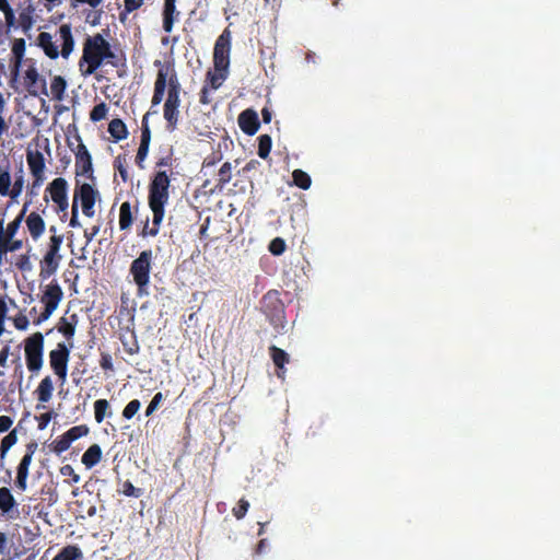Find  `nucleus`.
<instances>
[{"label":"nucleus","instance_id":"8","mask_svg":"<svg viewBox=\"0 0 560 560\" xmlns=\"http://www.w3.org/2000/svg\"><path fill=\"white\" fill-rule=\"evenodd\" d=\"M70 358V348L66 343H57L56 349L49 352V364L54 373L61 383L67 380L68 362Z\"/></svg>","mask_w":560,"mask_h":560},{"label":"nucleus","instance_id":"1","mask_svg":"<svg viewBox=\"0 0 560 560\" xmlns=\"http://www.w3.org/2000/svg\"><path fill=\"white\" fill-rule=\"evenodd\" d=\"M170 177H153L149 188V206L153 213L152 226L149 228V218L140 233L142 237L156 236L164 218V208L168 201Z\"/></svg>","mask_w":560,"mask_h":560},{"label":"nucleus","instance_id":"2","mask_svg":"<svg viewBox=\"0 0 560 560\" xmlns=\"http://www.w3.org/2000/svg\"><path fill=\"white\" fill-rule=\"evenodd\" d=\"M106 43L107 40L101 34L85 39L83 55L79 62L83 75H91L101 67L103 62V45H106Z\"/></svg>","mask_w":560,"mask_h":560},{"label":"nucleus","instance_id":"46","mask_svg":"<svg viewBox=\"0 0 560 560\" xmlns=\"http://www.w3.org/2000/svg\"><path fill=\"white\" fill-rule=\"evenodd\" d=\"M107 60L113 67H119L121 59L112 50L109 43L103 45V61Z\"/></svg>","mask_w":560,"mask_h":560},{"label":"nucleus","instance_id":"19","mask_svg":"<svg viewBox=\"0 0 560 560\" xmlns=\"http://www.w3.org/2000/svg\"><path fill=\"white\" fill-rule=\"evenodd\" d=\"M0 511L9 518H14L19 515L18 502L11 490L7 487L0 488Z\"/></svg>","mask_w":560,"mask_h":560},{"label":"nucleus","instance_id":"43","mask_svg":"<svg viewBox=\"0 0 560 560\" xmlns=\"http://www.w3.org/2000/svg\"><path fill=\"white\" fill-rule=\"evenodd\" d=\"M107 113H108V107H107L106 103L101 102L100 104L95 105L92 108V110L90 113V119L93 122L101 121L106 118Z\"/></svg>","mask_w":560,"mask_h":560},{"label":"nucleus","instance_id":"21","mask_svg":"<svg viewBox=\"0 0 560 560\" xmlns=\"http://www.w3.org/2000/svg\"><path fill=\"white\" fill-rule=\"evenodd\" d=\"M32 459H33V456H31L30 454H24L20 464L18 465L15 487L20 491H25L27 488L28 469H30Z\"/></svg>","mask_w":560,"mask_h":560},{"label":"nucleus","instance_id":"42","mask_svg":"<svg viewBox=\"0 0 560 560\" xmlns=\"http://www.w3.org/2000/svg\"><path fill=\"white\" fill-rule=\"evenodd\" d=\"M18 435H16V429H13L10 431L1 441L0 445V454L3 458L8 451L16 443Z\"/></svg>","mask_w":560,"mask_h":560},{"label":"nucleus","instance_id":"57","mask_svg":"<svg viewBox=\"0 0 560 560\" xmlns=\"http://www.w3.org/2000/svg\"><path fill=\"white\" fill-rule=\"evenodd\" d=\"M311 183V177H292V180L288 182L290 186L295 185L304 190L310 188Z\"/></svg>","mask_w":560,"mask_h":560},{"label":"nucleus","instance_id":"40","mask_svg":"<svg viewBox=\"0 0 560 560\" xmlns=\"http://www.w3.org/2000/svg\"><path fill=\"white\" fill-rule=\"evenodd\" d=\"M26 209H27V205L25 203L23 206V209L21 210V212L18 214V217L7 225V228L4 229L7 232V236L12 237V238L14 237V235L19 231L21 223L24 219Z\"/></svg>","mask_w":560,"mask_h":560},{"label":"nucleus","instance_id":"49","mask_svg":"<svg viewBox=\"0 0 560 560\" xmlns=\"http://www.w3.org/2000/svg\"><path fill=\"white\" fill-rule=\"evenodd\" d=\"M268 249L272 255L279 256L285 250V242L281 237H276L270 242Z\"/></svg>","mask_w":560,"mask_h":560},{"label":"nucleus","instance_id":"12","mask_svg":"<svg viewBox=\"0 0 560 560\" xmlns=\"http://www.w3.org/2000/svg\"><path fill=\"white\" fill-rule=\"evenodd\" d=\"M232 178L233 177H214L215 183H212V180L210 178H207L203 180V183L199 187L198 195L211 196L215 192L229 195L233 191V189L229 188L226 186Z\"/></svg>","mask_w":560,"mask_h":560},{"label":"nucleus","instance_id":"37","mask_svg":"<svg viewBox=\"0 0 560 560\" xmlns=\"http://www.w3.org/2000/svg\"><path fill=\"white\" fill-rule=\"evenodd\" d=\"M33 12L34 8L28 5L19 15L20 26L24 33H27L34 24Z\"/></svg>","mask_w":560,"mask_h":560},{"label":"nucleus","instance_id":"11","mask_svg":"<svg viewBox=\"0 0 560 560\" xmlns=\"http://www.w3.org/2000/svg\"><path fill=\"white\" fill-rule=\"evenodd\" d=\"M24 84L27 92L33 96H37L39 94L47 95L46 80L39 75L34 66L26 69Z\"/></svg>","mask_w":560,"mask_h":560},{"label":"nucleus","instance_id":"5","mask_svg":"<svg viewBox=\"0 0 560 560\" xmlns=\"http://www.w3.org/2000/svg\"><path fill=\"white\" fill-rule=\"evenodd\" d=\"M261 310L269 318L270 324L275 328H283L285 326L284 304L280 299L277 290H270L264 294L261 299Z\"/></svg>","mask_w":560,"mask_h":560},{"label":"nucleus","instance_id":"55","mask_svg":"<svg viewBox=\"0 0 560 560\" xmlns=\"http://www.w3.org/2000/svg\"><path fill=\"white\" fill-rule=\"evenodd\" d=\"M15 266L16 268L20 270V271H31L32 270V262H31V259H30V256L28 255H21L16 262H15Z\"/></svg>","mask_w":560,"mask_h":560},{"label":"nucleus","instance_id":"45","mask_svg":"<svg viewBox=\"0 0 560 560\" xmlns=\"http://www.w3.org/2000/svg\"><path fill=\"white\" fill-rule=\"evenodd\" d=\"M141 402L139 399L130 400L126 407L124 408L121 416L126 420H130L135 417V415L140 410Z\"/></svg>","mask_w":560,"mask_h":560},{"label":"nucleus","instance_id":"6","mask_svg":"<svg viewBox=\"0 0 560 560\" xmlns=\"http://www.w3.org/2000/svg\"><path fill=\"white\" fill-rule=\"evenodd\" d=\"M26 366L30 372L37 373L43 366L44 335L39 331L24 340Z\"/></svg>","mask_w":560,"mask_h":560},{"label":"nucleus","instance_id":"30","mask_svg":"<svg viewBox=\"0 0 560 560\" xmlns=\"http://www.w3.org/2000/svg\"><path fill=\"white\" fill-rule=\"evenodd\" d=\"M108 132L115 139V141H120L127 138L128 130L125 122L119 118H114L108 124Z\"/></svg>","mask_w":560,"mask_h":560},{"label":"nucleus","instance_id":"3","mask_svg":"<svg viewBox=\"0 0 560 560\" xmlns=\"http://www.w3.org/2000/svg\"><path fill=\"white\" fill-rule=\"evenodd\" d=\"M59 35L62 40L61 50L52 43L51 35L47 32H42L38 37V46L44 50L45 55L50 59H57L59 55L67 59L73 50L74 39L72 36L71 25L61 24L59 27Z\"/></svg>","mask_w":560,"mask_h":560},{"label":"nucleus","instance_id":"53","mask_svg":"<svg viewBox=\"0 0 560 560\" xmlns=\"http://www.w3.org/2000/svg\"><path fill=\"white\" fill-rule=\"evenodd\" d=\"M122 493L126 497L139 498L142 494V490L140 488H136L129 480L124 482Z\"/></svg>","mask_w":560,"mask_h":560},{"label":"nucleus","instance_id":"9","mask_svg":"<svg viewBox=\"0 0 560 560\" xmlns=\"http://www.w3.org/2000/svg\"><path fill=\"white\" fill-rule=\"evenodd\" d=\"M179 106L180 95L167 94L163 106V117L166 121V129L168 131H174L177 128L179 120Z\"/></svg>","mask_w":560,"mask_h":560},{"label":"nucleus","instance_id":"35","mask_svg":"<svg viewBox=\"0 0 560 560\" xmlns=\"http://www.w3.org/2000/svg\"><path fill=\"white\" fill-rule=\"evenodd\" d=\"M109 402L106 399H97L94 402V418L97 423H102L105 417H110Z\"/></svg>","mask_w":560,"mask_h":560},{"label":"nucleus","instance_id":"62","mask_svg":"<svg viewBox=\"0 0 560 560\" xmlns=\"http://www.w3.org/2000/svg\"><path fill=\"white\" fill-rule=\"evenodd\" d=\"M125 11L130 13L138 10L142 4L143 0H124Z\"/></svg>","mask_w":560,"mask_h":560},{"label":"nucleus","instance_id":"51","mask_svg":"<svg viewBox=\"0 0 560 560\" xmlns=\"http://www.w3.org/2000/svg\"><path fill=\"white\" fill-rule=\"evenodd\" d=\"M163 398L164 397H163V394L161 392L156 393L153 396L152 400L150 401V404L148 405V407L145 409V416L147 417H150L158 409V407L162 402Z\"/></svg>","mask_w":560,"mask_h":560},{"label":"nucleus","instance_id":"13","mask_svg":"<svg viewBox=\"0 0 560 560\" xmlns=\"http://www.w3.org/2000/svg\"><path fill=\"white\" fill-rule=\"evenodd\" d=\"M154 67L159 68L156 79L154 82V91L152 96V105H159L164 97L165 90H166V78L168 75V68L163 66V62L161 60L154 61Z\"/></svg>","mask_w":560,"mask_h":560},{"label":"nucleus","instance_id":"34","mask_svg":"<svg viewBox=\"0 0 560 560\" xmlns=\"http://www.w3.org/2000/svg\"><path fill=\"white\" fill-rule=\"evenodd\" d=\"M228 72H229V70H225V71H217L215 69H214V71L209 70L206 75V84L205 85H208L209 89H211V90L219 89L222 85L223 81L226 79Z\"/></svg>","mask_w":560,"mask_h":560},{"label":"nucleus","instance_id":"59","mask_svg":"<svg viewBox=\"0 0 560 560\" xmlns=\"http://www.w3.org/2000/svg\"><path fill=\"white\" fill-rule=\"evenodd\" d=\"M54 416H55L54 411H48V412L42 413L39 417H37L38 429L39 430L46 429Z\"/></svg>","mask_w":560,"mask_h":560},{"label":"nucleus","instance_id":"32","mask_svg":"<svg viewBox=\"0 0 560 560\" xmlns=\"http://www.w3.org/2000/svg\"><path fill=\"white\" fill-rule=\"evenodd\" d=\"M269 354L272 359L273 364L279 370H283L284 365L290 361L289 354L284 350L278 348L275 345L269 347Z\"/></svg>","mask_w":560,"mask_h":560},{"label":"nucleus","instance_id":"16","mask_svg":"<svg viewBox=\"0 0 560 560\" xmlns=\"http://www.w3.org/2000/svg\"><path fill=\"white\" fill-rule=\"evenodd\" d=\"M63 298V292L57 280H52L49 284H47L43 291L40 296V302L44 306H48L57 310L60 301Z\"/></svg>","mask_w":560,"mask_h":560},{"label":"nucleus","instance_id":"4","mask_svg":"<svg viewBox=\"0 0 560 560\" xmlns=\"http://www.w3.org/2000/svg\"><path fill=\"white\" fill-rule=\"evenodd\" d=\"M152 250H142L131 262L129 272L137 285L138 295L149 294L150 272L152 268Z\"/></svg>","mask_w":560,"mask_h":560},{"label":"nucleus","instance_id":"27","mask_svg":"<svg viewBox=\"0 0 560 560\" xmlns=\"http://www.w3.org/2000/svg\"><path fill=\"white\" fill-rule=\"evenodd\" d=\"M54 392L52 380L49 375L45 376L38 384L35 393L37 395V399L40 402H48L51 399Z\"/></svg>","mask_w":560,"mask_h":560},{"label":"nucleus","instance_id":"48","mask_svg":"<svg viewBox=\"0 0 560 560\" xmlns=\"http://www.w3.org/2000/svg\"><path fill=\"white\" fill-rule=\"evenodd\" d=\"M89 428L85 424L74 425L70 428L67 433V438L71 440V442L77 441L78 439L85 436L89 434Z\"/></svg>","mask_w":560,"mask_h":560},{"label":"nucleus","instance_id":"44","mask_svg":"<svg viewBox=\"0 0 560 560\" xmlns=\"http://www.w3.org/2000/svg\"><path fill=\"white\" fill-rule=\"evenodd\" d=\"M57 330L67 339L71 340L75 334V328L63 319L62 317L59 319L57 324Z\"/></svg>","mask_w":560,"mask_h":560},{"label":"nucleus","instance_id":"20","mask_svg":"<svg viewBox=\"0 0 560 560\" xmlns=\"http://www.w3.org/2000/svg\"><path fill=\"white\" fill-rule=\"evenodd\" d=\"M24 186L23 177H16V180L12 184L11 177H0V195L9 196L11 199H16Z\"/></svg>","mask_w":560,"mask_h":560},{"label":"nucleus","instance_id":"33","mask_svg":"<svg viewBox=\"0 0 560 560\" xmlns=\"http://www.w3.org/2000/svg\"><path fill=\"white\" fill-rule=\"evenodd\" d=\"M67 89V81L61 75H56L50 83V92L52 98L56 101H62Z\"/></svg>","mask_w":560,"mask_h":560},{"label":"nucleus","instance_id":"47","mask_svg":"<svg viewBox=\"0 0 560 560\" xmlns=\"http://www.w3.org/2000/svg\"><path fill=\"white\" fill-rule=\"evenodd\" d=\"M62 241H63V236L62 235H56L54 234L50 240H49V245H48V250L46 252L45 255H48V256H55V257H60L58 255L59 250H60V247H61V244H62Z\"/></svg>","mask_w":560,"mask_h":560},{"label":"nucleus","instance_id":"25","mask_svg":"<svg viewBox=\"0 0 560 560\" xmlns=\"http://www.w3.org/2000/svg\"><path fill=\"white\" fill-rule=\"evenodd\" d=\"M102 459V450L98 444H92L82 455L81 462L86 468H92Z\"/></svg>","mask_w":560,"mask_h":560},{"label":"nucleus","instance_id":"60","mask_svg":"<svg viewBox=\"0 0 560 560\" xmlns=\"http://www.w3.org/2000/svg\"><path fill=\"white\" fill-rule=\"evenodd\" d=\"M100 365L104 371H114L112 355L103 352L101 354Z\"/></svg>","mask_w":560,"mask_h":560},{"label":"nucleus","instance_id":"54","mask_svg":"<svg viewBox=\"0 0 560 560\" xmlns=\"http://www.w3.org/2000/svg\"><path fill=\"white\" fill-rule=\"evenodd\" d=\"M11 238L12 237L7 236V232L4 230L3 213H0V250L5 252V247L8 246Z\"/></svg>","mask_w":560,"mask_h":560},{"label":"nucleus","instance_id":"36","mask_svg":"<svg viewBox=\"0 0 560 560\" xmlns=\"http://www.w3.org/2000/svg\"><path fill=\"white\" fill-rule=\"evenodd\" d=\"M172 153H167L166 155L160 158L155 162V173L154 175H167L168 172L172 173L173 165Z\"/></svg>","mask_w":560,"mask_h":560},{"label":"nucleus","instance_id":"26","mask_svg":"<svg viewBox=\"0 0 560 560\" xmlns=\"http://www.w3.org/2000/svg\"><path fill=\"white\" fill-rule=\"evenodd\" d=\"M176 0H164L163 7V30L166 33H171L174 25L175 12H176Z\"/></svg>","mask_w":560,"mask_h":560},{"label":"nucleus","instance_id":"58","mask_svg":"<svg viewBox=\"0 0 560 560\" xmlns=\"http://www.w3.org/2000/svg\"><path fill=\"white\" fill-rule=\"evenodd\" d=\"M13 324H14V327L16 329H19V330H26L27 327H28L30 322H28L27 317L24 314L20 313V314H18L14 317Z\"/></svg>","mask_w":560,"mask_h":560},{"label":"nucleus","instance_id":"14","mask_svg":"<svg viewBox=\"0 0 560 560\" xmlns=\"http://www.w3.org/2000/svg\"><path fill=\"white\" fill-rule=\"evenodd\" d=\"M79 144L74 151L75 155V175H92V156L88 151V148L82 143L81 139L78 138Z\"/></svg>","mask_w":560,"mask_h":560},{"label":"nucleus","instance_id":"28","mask_svg":"<svg viewBox=\"0 0 560 560\" xmlns=\"http://www.w3.org/2000/svg\"><path fill=\"white\" fill-rule=\"evenodd\" d=\"M163 66L168 68V75L166 78V85L168 86L167 94L180 95L182 86H180L177 73L174 69V65L171 62H167V63H163Z\"/></svg>","mask_w":560,"mask_h":560},{"label":"nucleus","instance_id":"56","mask_svg":"<svg viewBox=\"0 0 560 560\" xmlns=\"http://www.w3.org/2000/svg\"><path fill=\"white\" fill-rule=\"evenodd\" d=\"M5 19L4 28L7 34H9L11 27H15V15L12 8L2 11Z\"/></svg>","mask_w":560,"mask_h":560},{"label":"nucleus","instance_id":"64","mask_svg":"<svg viewBox=\"0 0 560 560\" xmlns=\"http://www.w3.org/2000/svg\"><path fill=\"white\" fill-rule=\"evenodd\" d=\"M22 246H23V243H22V241H21V240H13V238H11V240L9 241L8 246L5 247V254L16 252V250H19Z\"/></svg>","mask_w":560,"mask_h":560},{"label":"nucleus","instance_id":"63","mask_svg":"<svg viewBox=\"0 0 560 560\" xmlns=\"http://www.w3.org/2000/svg\"><path fill=\"white\" fill-rule=\"evenodd\" d=\"M45 178L46 177H35L34 182L28 188V194L31 198L37 196V189L43 185Z\"/></svg>","mask_w":560,"mask_h":560},{"label":"nucleus","instance_id":"7","mask_svg":"<svg viewBox=\"0 0 560 560\" xmlns=\"http://www.w3.org/2000/svg\"><path fill=\"white\" fill-rule=\"evenodd\" d=\"M232 34L225 28L217 38L213 48V65L217 71L229 70Z\"/></svg>","mask_w":560,"mask_h":560},{"label":"nucleus","instance_id":"38","mask_svg":"<svg viewBox=\"0 0 560 560\" xmlns=\"http://www.w3.org/2000/svg\"><path fill=\"white\" fill-rule=\"evenodd\" d=\"M12 54L15 59V74L18 73V69L22 62V59L25 54V40L23 38H16L12 45Z\"/></svg>","mask_w":560,"mask_h":560},{"label":"nucleus","instance_id":"61","mask_svg":"<svg viewBox=\"0 0 560 560\" xmlns=\"http://www.w3.org/2000/svg\"><path fill=\"white\" fill-rule=\"evenodd\" d=\"M55 311H56L55 308L45 306L43 312L39 314V316L34 320V324L39 325L43 322H46L52 315V313Z\"/></svg>","mask_w":560,"mask_h":560},{"label":"nucleus","instance_id":"17","mask_svg":"<svg viewBox=\"0 0 560 560\" xmlns=\"http://www.w3.org/2000/svg\"><path fill=\"white\" fill-rule=\"evenodd\" d=\"M237 121L241 130L248 136H254L258 131L260 126L258 115L252 108L243 110L238 115Z\"/></svg>","mask_w":560,"mask_h":560},{"label":"nucleus","instance_id":"29","mask_svg":"<svg viewBox=\"0 0 560 560\" xmlns=\"http://www.w3.org/2000/svg\"><path fill=\"white\" fill-rule=\"evenodd\" d=\"M83 552L77 545L63 547L52 560H82Z\"/></svg>","mask_w":560,"mask_h":560},{"label":"nucleus","instance_id":"24","mask_svg":"<svg viewBox=\"0 0 560 560\" xmlns=\"http://www.w3.org/2000/svg\"><path fill=\"white\" fill-rule=\"evenodd\" d=\"M60 259L61 257L44 255V258L40 261L39 277L45 280L54 275L58 269Z\"/></svg>","mask_w":560,"mask_h":560},{"label":"nucleus","instance_id":"52","mask_svg":"<svg viewBox=\"0 0 560 560\" xmlns=\"http://www.w3.org/2000/svg\"><path fill=\"white\" fill-rule=\"evenodd\" d=\"M60 474L62 476H68L71 478V480L69 481L70 485L72 483H78L80 481V475H78L73 467L69 464L67 465H63L61 468H60Z\"/></svg>","mask_w":560,"mask_h":560},{"label":"nucleus","instance_id":"15","mask_svg":"<svg viewBox=\"0 0 560 560\" xmlns=\"http://www.w3.org/2000/svg\"><path fill=\"white\" fill-rule=\"evenodd\" d=\"M47 190L49 191L52 201L57 203L61 210H65L68 207L67 182L63 177H56L52 183H50Z\"/></svg>","mask_w":560,"mask_h":560},{"label":"nucleus","instance_id":"41","mask_svg":"<svg viewBox=\"0 0 560 560\" xmlns=\"http://www.w3.org/2000/svg\"><path fill=\"white\" fill-rule=\"evenodd\" d=\"M272 140L269 135H260L258 137V155L266 159L271 150Z\"/></svg>","mask_w":560,"mask_h":560},{"label":"nucleus","instance_id":"31","mask_svg":"<svg viewBox=\"0 0 560 560\" xmlns=\"http://www.w3.org/2000/svg\"><path fill=\"white\" fill-rule=\"evenodd\" d=\"M133 222V217L131 212V205L129 201H125L121 203L119 209V229L121 231H126L130 229Z\"/></svg>","mask_w":560,"mask_h":560},{"label":"nucleus","instance_id":"50","mask_svg":"<svg viewBox=\"0 0 560 560\" xmlns=\"http://www.w3.org/2000/svg\"><path fill=\"white\" fill-rule=\"evenodd\" d=\"M249 509V502L246 499H241L232 513L237 520H242Z\"/></svg>","mask_w":560,"mask_h":560},{"label":"nucleus","instance_id":"39","mask_svg":"<svg viewBox=\"0 0 560 560\" xmlns=\"http://www.w3.org/2000/svg\"><path fill=\"white\" fill-rule=\"evenodd\" d=\"M71 443V440L67 438V433L65 432L62 435L52 441L50 448L54 453L59 455L69 450Z\"/></svg>","mask_w":560,"mask_h":560},{"label":"nucleus","instance_id":"18","mask_svg":"<svg viewBox=\"0 0 560 560\" xmlns=\"http://www.w3.org/2000/svg\"><path fill=\"white\" fill-rule=\"evenodd\" d=\"M149 113H147L142 118L141 124V139H140V145L136 155V163L142 168V162L145 160L148 152H149V145L151 141V130L149 127L148 121Z\"/></svg>","mask_w":560,"mask_h":560},{"label":"nucleus","instance_id":"10","mask_svg":"<svg viewBox=\"0 0 560 560\" xmlns=\"http://www.w3.org/2000/svg\"><path fill=\"white\" fill-rule=\"evenodd\" d=\"M96 195L97 191L90 184H83L80 186L78 191H75L73 202L77 203V199H79L83 214L91 218L95 213L94 205Z\"/></svg>","mask_w":560,"mask_h":560},{"label":"nucleus","instance_id":"22","mask_svg":"<svg viewBox=\"0 0 560 560\" xmlns=\"http://www.w3.org/2000/svg\"><path fill=\"white\" fill-rule=\"evenodd\" d=\"M25 223L32 238L37 241L45 231L46 225L44 219L37 212L33 211L26 217Z\"/></svg>","mask_w":560,"mask_h":560},{"label":"nucleus","instance_id":"23","mask_svg":"<svg viewBox=\"0 0 560 560\" xmlns=\"http://www.w3.org/2000/svg\"><path fill=\"white\" fill-rule=\"evenodd\" d=\"M26 161L32 175H42L45 167V159L38 150H27Z\"/></svg>","mask_w":560,"mask_h":560}]
</instances>
